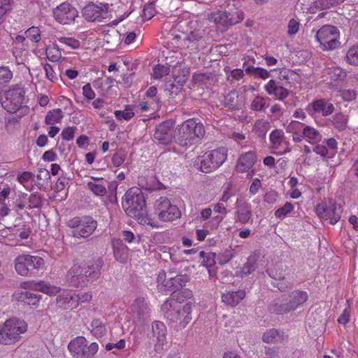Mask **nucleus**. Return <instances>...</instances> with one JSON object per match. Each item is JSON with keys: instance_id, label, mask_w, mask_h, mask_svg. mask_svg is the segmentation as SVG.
<instances>
[{"instance_id": "1", "label": "nucleus", "mask_w": 358, "mask_h": 358, "mask_svg": "<svg viewBox=\"0 0 358 358\" xmlns=\"http://www.w3.org/2000/svg\"><path fill=\"white\" fill-rule=\"evenodd\" d=\"M145 203L143 192L137 187L129 189L122 201V208L128 216L136 220L140 224L158 228V222L153 220L147 213Z\"/></svg>"}, {"instance_id": "2", "label": "nucleus", "mask_w": 358, "mask_h": 358, "mask_svg": "<svg viewBox=\"0 0 358 358\" xmlns=\"http://www.w3.org/2000/svg\"><path fill=\"white\" fill-rule=\"evenodd\" d=\"M206 134L203 124L198 118H189L178 124L175 129V142L182 146L192 145Z\"/></svg>"}, {"instance_id": "3", "label": "nucleus", "mask_w": 358, "mask_h": 358, "mask_svg": "<svg viewBox=\"0 0 358 358\" xmlns=\"http://www.w3.org/2000/svg\"><path fill=\"white\" fill-rule=\"evenodd\" d=\"M164 317L176 327L184 329L192 320V306L185 303L182 306L173 299H168L162 306Z\"/></svg>"}, {"instance_id": "4", "label": "nucleus", "mask_w": 358, "mask_h": 358, "mask_svg": "<svg viewBox=\"0 0 358 358\" xmlns=\"http://www.w3.org/2000/svg\"><path fill=\"white\" fill-rule=\"evenodd\" d=\"M28 329L27 324L17 317H11L0 323V345H14Z\"/></svg>"}, {"instance_id": "5", "label": "nucleus", "mask_w": 358, "mask_h": 358, "mask_svg": "<svg viewBox=\"0 0 358 358\" xmlns=\"http://www.w3.org/2000/svg\"><path fill=\"white\" fill-rule=\"evenodd\" d=\"M14 267L19 275L31 277L44 268L45 261L39 256L22 254L15 259Z\"/></svg>"}, {"instance_id": "6", "label": "nucleus", "mask_w": 358, "mask_h": 358, "mask_svg": "<svg viewBox=\"0 0 358 358\" xmlns=\"http://www.w3.org/2000/svg\"><path fill=\"white\" fill-rule=\"evenodd\" d=\"M66 226L72 229L71 234L75 238H87L96 229L98 223L90 216H76L69 220Z\"/></svg>"}, {"instance_id": "7", "label": "nucleus", "mask_w": 358, "mask_h": 358, "mask_svg": "<svg viewBox=\"0 0 358 358\" xmlns=\"http://www.w3.org/2000/svg\"><path fill=\"white\" fill-rule=\"evenodd\" d=\"M67 348L72 358H95L99 350L96 342L89 343L86 338L82 336L71 340Z\"/></svg>"}, {"instance_id": "8", "label": "nucleus", "mask_w": 358, "mask_h": 358, "mask_svg": "<svg viewBox=\"0 0 358 358\" xmlns=\"http://www.w3.org/2000/svg\"><path fill=\"white\" fill-rule=\"evenodd\" d=\"M340 32L337 27L332 25L322 26L316 34V40L320 48L324 51L337 49L341 45Z\"/></svg>"}, {"instance_id": "9", "label": "nucleus", "mask_w": 358, "mask_h": 358, "mask_svg": "<svg viewBox=\"0 0 358 358\" xmlns=\"http://www.w3.org/2000/svg\"><path fill=\"white\" fill-rule=\"evenodd\" d=\"M154 212L158 219L164 222H172L181 216L178 207L165 196H161L155 201Z\"/></svg>"}, {"instance_id": "10", "label": "nucleus", "mask_w": 358, "mask_h": 358, "mask_svg": "<svg viewBox=\"0 0 358 358\" xmlns=\"http://www.w3.org/2000/svg\"><path fill=\"white\" fill-rule=\"evenodd\" d=\"M227 158V149L220 147L206 152L201 161V170L204 173H210L220 167Z\"/></svg>"}, {"instance_id": "11", "label": "nucleus", "mask_w": 358, "mask_h": 358, "mask_svg": "<svg viewBox=\"0 0 358 358\" xmlns=\"http://www.w3.org/2000/svg\"><path fill=\"white\" fill-rule=\"evenodd\" d=\"M101 262L99 261L95 264L89 266V269L83 273V270L81 266L75 264L71 269L68 271L66 275L69 283L73 287H78L80 280L83 282L85 276L92 278H96L100 275V270L101 268Z\"/></svg>"}, {"instance_id": "12", "label": "nucleus", "mask_w": 358, "mask_h": 358, "mask_svg": "<svg viewBox=\"0 0 358 358\" xmlns=\"http://www.w3.org/2000/svg\"><path fill=\"white\" fill-rule=\"evenodd\" d=\"M54 20L62 25H72L78 17V11L71 3L62 2L52 10Z\"/></svg>"}, {"instance_id": "13", "label": "nucleus", "mask_w": 358, "mask_h": 358, "mask_svg": "<svg viewBox=\"0 0 358 358\" xmlns=\"http://www.w3.org/2000/svg\"><path fill=\"white\" fill-rule=\"evenodd\" d=\"M315 213L320 218L328 220L331 224H335L341 219L342 209L332 199H329L317 203Z\"/></svg>"}, {"instance_id": "14", "label": "nucleus", "mask_w": 358, "mask_h": 358, "mask_svg": "<svg viewBox=\"0 0 358 358\" xmlns=\"http://www.w3.org/2000/svg\"><path fill=\"white\" fill-rule=\"evenodd\" d=\"M308 295L306 292L301 290L293 291L284 303L275 305L274 311L278 314H284L294 311L303 306L308 300Z\"/></svg>"}, {"instance_id": "15", "label": "nucleus", "mask_w": 358, "mask_h": 358, "mask_svg": "<svg viewBox=\"0 0 358 358\" xmlns=\"http://www.w3.org/2000/svg\"><path fill=\"white\" fill-rule=\"evenodd\" d=\"M24 97V92L21 87H13L4 93L3 97L1 98V103L8 113H14L21 108Z\"/></svg>"}, {"instance_id": "16", "label": "nucleus", "mask_w": 358, "mask_h": 358, "mask_svg": "<svg viewBox=\"0 0 358 358\" xmlns=\"http://www.w3.org/2000/svg\"><path fill=\"white\" fill-rule=\"evenodd\" d=\"M175 122L173 120H168L159 124L154 133V140L158 143L168 145L175 141V130L173 127Z\"/></svg>"}, {"instance_id": "17", "label": "nucleus", "mask_w": 358, "mask_h": 358, "mask_svg": "<svg viewBox=\"0 0 358 358\" xmlns=\"http://www.w3.org/2000/svg\"><path fill=\"white\" fill-rule=\"evenodd\" d=\"M271 148L273 152L281 155L291 151L290 143L281 129H274L269 135Z\"/></svg>"}, {"instance_id": "18", "label": "nucleus", "mask_w": 358, "mask_h": 358, "mask_svg": "<svg viewBox=\"0 0 358 358\" xmlns=\"http://www.w3.org/2000/svg\"><path fill=\"white\" fill-rule=\"evenodd\" d=\"M109 8L108 3L96 4L89 3L82 10L83 17L89 22H100L106 17Z\"/></svg>"}, {"instance_id": "19", "label": "nucleus", "mask_w": 358, "mask_h": 358, "mask_svg": "<svg viewBox=\"0 0 358 358\" xmlns=\"http://www.w3.org/2000/svg\"><path fill=\"white\" fill-rule=\"evenodd\" d=\"M234 209V221L236 223L246 224L252 222V205L244 198L237 199Z\"/></svg>"}, {"instance_id": "20", "label": "nucleus", "mask_w": 358, "mask_h": 358, "mask_svg": "<svg viewBox=\"0 0 358 358\" xmlns=\"http://www.w3.org/2000/svg\"><path fill=\"white\" fill-rule=\"evenodd\" d=\"M309 113L321 115L323 117H328L332 115L335 107L332 103L326 99H317L313 100L308 106Z\"/></svg>"}, {"instance_id": "21", "label": "nucleus", "mask_w": 358, "mask_h": 358, "mask_svg": "<svg viewBox=\"0 0 358 358\" xmlns=\"http://www.w3.org/2000/svg\"><path fill=\"white\" fill-rule=\"evenodd\" d=\"M242 14L241 13L236 18H228L227 11H217L212 13L209 20L214 22L217 27H227L241 22Z\"/></svg>"}, {"instance_id": "22", "label": "nucleus", "mask_w": 358, "mask_h": 358, "mask_svg": "<svg viewBox=\"0 0 358 358\" xmlns=\"http://www.w3.org/2000/svg\"><path fill=\"white\" fill-rule=\"evenodd\" d=\"M257 155L255 150H250L241 154L237 161L236 170L238 173L249 171L256 163Z\"/></svg>"}, {"instance_id": "23", "label": "nucleus", "mask_w": 358, "mask_h": 358, "mask_svg": "<svg viewBox=\"0 0 358 358\" xmlns=\"http://www.w3.org/2000/svg\"><path fill=\"white\" fill-rule=\"evenodd\" d=\"M13 299L20 303L38 307L41 296L28 291H16L13 294Z\"/></svg>"}, {"instance_id": "24", "label": "nucleus", "mask_w": 358, "mask_h": 358, "mask_svg": "<svg viewBox=\"0 0 358 358\" xmlns=\"http://www.w3.org/2000/svg\"><path fill=\"white\" fill-rule=\"evenodd\" d=\"M131 309L139 320H145L150 315V304L145 297L136 298L131 304Z\"/></svg>"}, {"instance_id": "25", "label": "nucleus", "mask_w": 358, "mask_h": 358, "mask_svg": "<svg viewBox=\"0 0 358 358\" xmlns=\"http://www.w3.org/2000/svg\"><path fill=\"white\" fill-rule=\"evenodd\" d=\"M264 89L268 95L277 100H284L289 95V91L284 87L278 85L275 80H270L265 85Z\"/></svg>"}, {"instance_id": "26", "label": "nucleus", "mask_w": 358, "mask_h": 358, "mask_svg": "<svg viewBox=\"0 0 358 358\" xmlns=\"http://www.w3.org/2000/svg\"><path fill=\"white\" fill-rule=\"evenodd\" d=\"M152 335L156 338L155 350L162 348L166 342L167 329L165 324L160 321H155L152 324Z\"/></svg>"}, {"instance_id": "27", "label": "nucleus", "mask_w": 358, "mask_h": 358, "mask_svg": "<svg viewBox=\"0 0 358 358\" xmlns=\"http://www.w3.org/2000/svg\"><path fill=\"white\" fill-rule=\"evenodd\" d=\"M266 273L273 279L271 282L273 287H277L280 291L285 292L292 288V282L287 280L281 273H278L273 269H267Z\"/></svg>"}, {"instance_id": "28", "label": "nucleus", "mask_w": 358, "mask_h": 358, "mask_svg": "<svg viewBox=\"0 0 358 358\" xmlns=\"http://www.w3.org/2000/svg\"><path fill=\"white\" fill-rule=\"evenodd\" d=\"M87 187L94 195L97 196H103L107 193L103 178L91 177V180L87 182Z\"/></svg>"}, {"instance_id": "29", "label": "nucleus", "mask_w": 358, "mask_h": 358, "mask_svg": "<svg viewBox=\"0 0 358 358\" xmlns=\"http://www.w3.org/2000/svg\"><path fill=\"white\" fill-rule=\"evenodd\" d=\"M77 294L72 292H67L59 295L57 301L64 309H73L78 307Z\"/></svg>"}, {"instance_id": "30", "label": "nucleus", "mask_w": 358, "mask_h": 358, "mask_svg": "<svg viewBox=\"0 0 358 358\" xmlns=\"http://www.w3.org/2000/svg\"><path fill=\"white\" fill-rule=\"evenodd\" d=\"M324 76L332 82H342L347 77V72L339 66H331L324 70Z\"/></svg>"}, {"instance_id": "31", "label": "nucleus", "mask_w": 358, "mask_h": 358, "mask_svg": "<svg viewBox=\"0 0 358 358\" xmlns=\"http://www.w3.org/2000/svg\"><path fill=\"white\" fill-rule=\"evenodd\" d=\"M245 296L244 290H238L236 292H228L223 294L222 300L224 303L232 307L238 304Z\"/></svg>"}, {"instance_id": "32", "label": "nucleus", "mask_w": 358, "mask_h": 358, "mask_svg": "<svg viewBox=\"0 0 358 358\" xmlns=\"http://www.w3.org/2000/svg\"><path fill=\"white\" fill-rule=\"evenodd\" d=\"M349 115L343 112L336 113L332 116L331 124L338 131H343L348 128Z\"/></svg>"}, {"instance_id": "33", "label": "nucleus", "mask_w": 358, "mask_h": 358, "mask_svg": "<svg viewBox=\"0 0 358 358\" xmlns=\"http://www.w3.org/2000/svg\"><path fill=\"white\" fill-rule=\"evenodd\" d=\"M199 257L203 259L202 265L208 268L209 275L214 276L215 275V271L214 269L215 265V254L211 252H206L205 251H201L199 252Z\"/></svg>"}, {"instance_id": "34", "label": "nucleus", "mask_w": 358, "mask_h": 358, "mask_svg": "<svg viewBox=\"0 0 358 358\" xmlns=\"http://www.w3.org/2000/svg\"><path fill=\"white\" fill-rule=\"evenodd\" d=\"M171 280L172 275L167 278L166 272L164 271H161L157 278V287L158 290L161 292H171V287L173 286Z\"/></svg>"}, {"instance_id": "35", "label": "nucleus", "mask_w": 358, "mask_h": 358, "mask_svg": "<svg viewBox=\"0 0 358 358\" xmlns=\"http://www.w3.org/2000/svg\"><path fill=\"white\" fill-rule=\"evenodd\" d=\"M284 339V334L275 329H268L262 335V341L266 343H281Z\"/></svg>"}, {"instance_id": "36", "label": "nucleus", "mask_w": 358, "mask_h": 358, "mask_svg": "<svg viewBox=\"0 0 358 358\" xmlns=\"http://www.w3.org/2000/svg\"><path fill=\"white\" fill-rule=\"evenodd\" d=\"M303 134L305 136V140L311 144H315L319 142L322 138V135L315 128L306 125L303 128Z\"/></svg>"}, {"instance_id": "37", "label": "nucleus", "mask_w": 358, "mask_h": 358, "mask_svg": "<svg viewBox=\"0 0 358 358\" xmlns=\"http://www.w3.org/2000/svg\"><path fill=\"white\" fill-rule=\"evenodd\" d=\"M64 117V112L60 108L50 110L45 117V123L48 125H53L62 122Z\"/></svg>"}, {"instance_id": "38", "label": "nucleus", "mask_w": 358, "mask_h": 358, "mask_svg": "<svg viewBox=\"0 0 358 358\" xmlns=\"http://www.w3.org/2000/svg\"><path fill=\"white\" fill-rule=\"evenodd\" d=\"M91 333L96 338H101L106 334L107 330L104 323L99 319H94L90 324Z\"/></svg>"}, {"instance_id": "39", "label": "nucleus", "mask_w": 358, "mask_h": 358, "mask_svg": "<svg viewBox=\"0 0 358 358\" xmlns=\"http://www.w3.org/2000/svg\"><path fill=\"white\" fill-rule=\"evenodd\" d=\"M134 106L133 105H127L122 110H115V117L119 121H129L134 116Z\"/></svg>"}, {"instance_id": "40", "label": "nucleus", "mask_w": 358, "mask_h": 358, "mask_svg": "<svg viewBox=\"0 0 358 358\" xmlns=\"http://www.w3.org/2000/svg\"><path fill=\"white\" fill-rule=\"evenodd\" d=\"M45 55L47 59L52 62H59L62 58V52L58 45L53 44L48 46L45 49Z\"/></svg>"}, {"instance_id": "41", "label": "nucleus", "mask_w": 358, "mask_h": 358, "mask_svg": "<svg viewBox=\"0 0 358 358\" xmlns=\"http://www.w3.org/2000/svg\"><path fill=\"white\" fill-rule=\"evenodd\" d=\"M189 280V278L187 275H176L175 276L172 275L171 284H173V286L171 287V292H176V291L185 286Z\"/></svg>"}, {"instance_id": "42", "label": "nucleus", "mask_w": 358, "mask_h": 358, "mask_svg": "<svg viewBox=\"0 0 358 358\" xmlns=\"http://www.w3.org/2000/svg\"><path fill=\"white\" fill-rule=\"evenodd\" d=\"M257 268V258L255 256L248 257L247 262L243 265L241 271V276L245 277L251 274Z\"/></svg>"}, {"instance_id": "43", "label": "nucleus", "mask_w": 358, "mask_h": 358, "mask_svg": "<svg viewBox=\"0 0 358 358\" xmlns=\"http://www.w3.org/2000/svg\"><path fill=\"white\" fill-rule=\"evenodd\" d=\"M38 291L48 295H55L59 293L60 288L55 285L47 283L43 280L39 281Z\"/></svg>"}, {"instance_id": "44", "label": "nucleus", "mask_w": 358, "mask_h": 358, "mask_svg": "<svg viewBox=\"0 0 358 358\" xmlns=\"http://www.w3.org/2000/svg\"><path fill=\"white\" fill-rule=\"evenodd\" d=\"M345 59L348 64L352 66H358V43L349 48L346 53Z\"/></svg>"}, {"instance_id": "45", "label": "nucleus", "mask_w": 358, "mask_h": 358, "mask_svg": "<svg viewBox=\"0 0 358 358\" xmlns=\"http://www.w3.org/2000/svg\"><path fill=\"white\" fill-rule=\"evenodd\" d=\"M127 153L123 149H117L111 157V162L113 166L119 167L122 165L126 159Z\"/></svg>"}, {"instance_id": "46", "label": "nucleus", "mask_w": 358, "mask_h": 358, "mask_svg": "<svg viewBox=\"0 0 358 358\" xmlns=\"http://www.w3.org/2000/svg\"><path fill=\"white\" fill-rule=\"evenodd\" d=\"M57 39L59 43L71 49H78L80 46V41L74 37L59 36Z\"/></svg>"}, {"instance_id": "47", "label": "nucleus", "mask_w": 358, "mask_h": 358, "mask_svg": "<svg viewBox=\"0 0 358 358\" xmlns=\"http://www.w3.org/2000/svg\"><path fill=\"white\" fill-rule=\"evenodd\" d=\"M120 35L116 29L109 30L103 35V41L112 45H116L120 41Z\"/></svg>"}, {"instance_id": "48", "label": "nucleus", "mask_w": 358, "mask_h": 358, "mask_svg": "<svg viewBox=\"0 0 358 358\" xmlns=\"http://www.w3.org/2000/svg\"><path fill=\"white\" fill-rule=\"evenodd\" d=\"M170 68L166 65L158 64L153 68L152 77L155 80H159L169 73Z\"/></svg>"}, {"instance_id": "49", "label": "nucleus", "mask_w": 358, "mask_h": 358, "mask_svg": "<svg viewBox=\"0 0 358 358\" xmlns=\"http://www.w3.org/2000/svg\"><path fill=\"white\" fill-rule=\"evenodd\" d=\"M294 209L291 203L287 202L285 205L275 211V216L279 219H283L287 216Z\"/></svg>"}, {"instance_id": "50", "label": "nucleus", "mask_w": 358, "mask_h": 358, "mask_svg": "<svg viewBox=\"0 0 358 358\" xmlns=\"http://www.w3.org/2000/svg\"><path fill=\"white\" fill-rule=\"evenodd\" d=\"M43 69L45 71V78L50 82L55 83L58 80L57 74L54 71L53 67L48 63L43 64Z\"/></svg>"}, {"instance_id": "51", "label": "nucleus", "mask_w": 358, "mask_h": 358, "mask_svg": "<svg viewBox=\"0 0 358 358\" xmlns=\"http://www.w3.org/2000/svg\"><path fill=\"white\" fill-rule=\"evenodd\" d=\"M185 82L186 79L185 77L180 78H175L173 83L169 85L170 88H169V90L171 91V94H177L181 90Z\"/></svg>"}, {"instance_id": "52", "label": "nucleus", "mask_w": 358, "mask_h": 358, "mask_svg": "<svg viewBox=\"0 0 358 358\" xmlns=\"http://www.w3.org/2000/svg\"><path fill=\"white\" fill-rule=\"evenodd\" d=\"M238 98V92L235 90L229 92L224 98V104L226 106L234 107L237 104Z\"/></svg>"}, {"instance_id": "53", "label": "nucleus", "mask_w": 358, "mask_h": 358, "mask_svg": "<svg viewBox=\"0 0 358 358\" xmlns=\"http://www.w3.org/2000/svg\"><path fill=\"white\" fill-rule=\"evenodd\" d=\"M13 78V72L8 66H0V85L9 83Z\"/></svg>"}, {"instance_id": "54", "label": "nucleus", "mask_w": 358, "mask_h": 358, "mask_svg": "<svg viewBox=\"0 0 358 358\" xmlns=\"http://www.w3.org/2000/svg\"><path fill=\"white\" fill-rule=\"evenodd\" d=\"M26 37L31 41L38 43L41 41V31L38 27H31L25 31Z\"/></svg>"}, {"instance_id": "55", "label": "nucleus", "mask_w": 358, "mask_h": 358, "mask_svg": "<svg viewBox=\"0 0 358 358\" xmlns=\"http://www.w3.org/2000/svg\"><path fill=\"white\" fill-rule=\"evenodd\" d=\"M300 29V22L297 19H291L287 24V35L292 36L296 35Z\"/></svg>"}, {"instance_id": "56", "label": "nucleus", "mask_w": 358, "mask_h": 358, "mask_svg": "<svg viewBox=\"0 0 358 358\" xmlns=\"http://www.w3.org/2000/svg\"><path fill=\"white\" fill-rule=\"evenodd\" d=\"M245 71L247 73L252 71V73L255 76H256L259 78H261L262 79H266L270 76V73L266 69H263V68H259V67L255 68V67L250 66L245 69Z\"/></svg>"}, {"instance_id": "57", "label": "nucleus", "mask_w": 358, "mask_h": 358, "mask_svg": "<svg viewBox=\"0 0 358 358\" xmlns=\"http://www.w3.org/2000/svg\"><path fill=\"white\" fill-rule=\"evenodd\" d=\"M345 0H318L317 1V6L321 9H328L331 7L336 6L342 3Z\"/></svg>"}, {"instance_id": "58", "label": "nucleus", "mask_w": 358, "mask_h": 358, "mask_svg": "<svg viewBox=\"0 0 358 358\" xmlns=\"http://www.w3.org/2000/svg\"><path fill=\"white\" fill-rule=\"evenodd\" d=\"M10 9V0H0V24L4 22V16Z\"/></svg>"}, {"instance_id": "59", "label": "nucleus", "mask_w": 358, "mask_h": 358, "mask_svg": "<svg viewBox=\"0 0 358 358\" xmlns=\"http://www.w3.org/2000/svg\"><path fill=\"white\" fill-rule=\"evenodd\" d=\"M82 91L83 97L87 102H90V101L94 99L96 94L94 91L92 90L91 85L90 83H87L86 85H85L82 87Z\"/></svg>"}, {"instance_id": "60", "label": "nucleus", "mask_w": 358, "mask_h": 358, "mask_svg": "<svg viewBox=\"0 0 358 358\" xmlns=\"http://www.w3.org/2000/svg\"><path fill=\"white\" fill-rule=\"evenodd\" d=\"M357 92L355 90H343L341 91L340 96L343 101L351 102L355 100Z\"/></svg>"}, {"instance_id": "61", "label": "nucleus", "mask_w": 358, "mask_h": 358, "mask_svg": "<svg viewBox=\"0 0 358 358\" xmlns=\"http://www.w3.org/2000/svg\"><path fill=\"white\" fill-rule=\"evenodd\" d=\"M266 99L260 96L255 97L251 103V109L256 111L262 110L266 105Z\"/></svg>"}, {"instance_id": "62", "label": "nucleus", "mask_w": 358, "mask_h": 358, "mask_svg": "<svg viewBox=\"0 0 358 358\" xmlns=\"http://www.w3.org/2000/svg\"><path fill=\"white\" fill-rule=\"evenodd\" d=\"M76 127H65L61 134L62 138L64 141H69L73 139L75 136Z\"/></svg>"}, {"instance_id": "63", "label": "nucleus", "mask_w": 358, "mask_h": 358, "mask_svg": "<svg viewBox=\"0 0 358 358\" xmlns=\"http://www.w3.org/2000/svg\"><path fill=\"white\" fill-rule=\"evenodd\" d=\"M223 220V217L217 215L210 218L203 225L205 228H210L211 229H217L221 222Z\"/></svg>"}, {"instance_id": "64", "label": "nucleus", "mask_w": 358, "mask_h": 358, "mask_svg": "<svg viewBox=\"0 0 358 358\" xmlns=\"http://www.w3.org/2000/svg\"><path fill=\"white\" fill-rule=\"evenodd\" d=\"M269 123L264 120H258L255 124V130L260 134H265L268 130Z\"/></svg>"}]
</instances>
